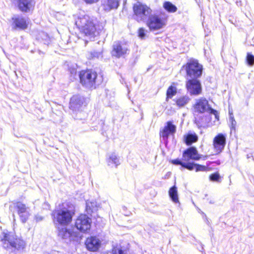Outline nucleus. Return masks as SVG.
Segmentation results:
<instances>
[{
	"mask_svg": "<svg viewBox=\"0 0 254 254\" xmlns=\"http://www.w3.org/2000/svg\"><path fill=\"white\" fill-rule=\"evenodd\" d=\"M75 213V210L72 204L64 202L59 205L58 209L52 211L51 216L54 223L65 227L71 223Z\"/></svg>",
	"mask_w": 254,
	"mask_h": 254,
	"instance_id": "obj_1",
	"label": "nucleus"
},
{
	"mask_svg": "<svg viewBox=\"0 0 254 254\" xmlns=\"http://www.w3.org/2000/svg\"><path fill=\"white\" fill-rule=\"evenodd\" d=\"M75 25L79 31L78 39L87 37L94 38L97 32V24L94 20L87 15L78 17L75 21Z\"/></svg>",
	"mask_w": 254,
	"mask_h": 254,
	"instance_id": "obj_2",
	"label": "nucleus"
},
{
	"mask_svg": "<svg viewBox=\"0 0 254 254\" xmlns=\"http://www.w3.org/2000/svg\"><path fill=\"white\" fill-rule=\"evenodd\" d=\"M0 242L4 249L13 252L23 251L26 247L24 239L11 232H3Z\"/></svg>",
	"mask_w": 254,
	"mask_h": 254,
	"instance_id": "obj_3",
	"label": "nucleus"
},
{
	"mask_svg": "<svg viewBox=\"0 0 254 254\" xmlns=\"http://www.w3.org/2000/svg\"><path fill=\"white\" fill-rule=\"evenodd\" d=\"M79 83L84 87L95 89L99 82L97 72L92 68H87L78 72Z\"/></svg>",
	"mask_w": 254,
	"mask_h": 254,
	"instance_id": "obj_4",
	"label": "nucleus"
},
{
	"mask_svg": "<svg viewBox=\"0 0 254 254\" xmlns=\"http://www.w3.org/2000/svg\"><path fill=\"white\" fill-rule=\"evenodd\" d=\"M132 8V17L137 22L144 21L152 12L149 6L140 1L133 4Z\"/></svg>",
	"mask_w": 254,
	"mask_h": 254,
	"instance_id": "obj_5",
	"label": "nucleus"
},
{
	"mask_svg": "<svg viewBox=\"0 0 254 254\" xmlns=\"http://www.w3.org/2000/svg\"><path fill=\"white\" fill-rule=\"evenodd\" d=\"M182 68L185 70L187 76L190 78L200 77L202 74L203 66L195 59H189L183 65Z\"/></svg>",
	"mask_w": 254,
	"mask_h": 254,
	"instance_id": "obj_6",
	"label": "nucleus"
},
{
	"mask_svg": "<svg viewBox=\"0 0 254 254\" xmlns=\"http://www.w3.org/2000/svg\"><path fill=\"white\" fill-rule=\"evenodd\" d=\"M170 162L175 165H180L185 169L191 171L195 169V172H206L211 170L209 167L211 164L210 161L207 163L206 166L202 165L201 164L194 163L193 162H182L181 160L179 158L171 160Z\"/></svg>",
	"mask_w": 254,
	"mask_h": 254,
	"instance_id": "obj_7",
	"label": "nucleus"
},
{
	"mask_svg": "<svg viewBox=\"0 0 254 254\" xmlns=\"http://www.w3.org/2000/svg\"><path fill=\"white\" fill-rule=\"evenodd\" d=\"M167 17H161L159 15L153 14L149 16L146 24L151 31H156L163 28L166 25Z\"/></svg>",
	"mask_w": 254,
	"mask_h": 254,
	"instance_id": "obj_8",
	"label": "nucleus"
},
{
	"mask_svg": "<svg viewBox=\"0 0 254 254\" xmlns=\"http://www.w3.org/2000/svg\"><path fill=\"white\" fill-rule=\"evenodd\" d=\"M92 219L86 214H80L74 222L75 227L82 233H87L91 229Z\"/></svg>",
	"mask_w": 254,
	"mask_h": 254,
	"instance_id": "obj_9",
	"label": "nucleus"
},
{
	"mask_svg": "<svg viewBox=\"0 0 254 254\" xmlns=\"http://www.w3.org/2000/svg\"><path fill=\"white\" fill-rule=\"evenodd\" d=\"M199 78H190L186 81V88L190 95L197 96L202 93V86Z\"/></svg>",
	"mask_w": 254,
	"mask_h": 254,
	"instance_id": "obj_10",
	"label": "nucleus"
},
{
	"mask_svg": "<svg viewBox=\"0 0 254 254\" xmlns=\"http://www.w3.org/2000/svg\"><path fill=\"white\" fill-rule=\"evenodd\" d=\"M129 51L127 43L119 41L113 45L111 55L113 57L120 58L127 54Z\"/></svg>",
	"mask_w": 254,
	"mask_h": 254,
	"instance_id": "obj_11",
	"label": "nucleus"
},
{
	"mask_svg": "<svg viewBox=\"0 0 254 254\" xmlns=\"http://www.w3.org/2000/svg\"><path fill=\"white\" fill-rule=\"evenodd\" d=\"M58 236L63 240H68L69 241H74L78 238L77 232L66 227L59 228L58 229Z\"/></svg>",
	"mask_w": 254,
	"mask_h": 254,
	"instance_id": "obj_12",
	"label": "nucleus"
},
{
	"mask_svg": "<svg viewBox=\"0 0 254 254\" xmlns=\"http://www.w3.org/2000/svg\"><path fill=\"white\" fill-rule=\"evenodd\" d=\"M182 162H190V160L198 161L201 159V155L194 146H191L185 150L182 154Z\"/></svg>",
	"mask_w": 254,
	"mask_h": 254,
	"instance_id": "obj_13",
	"label": "nucleus"
},
{
	"mask_svg": "<svg viewBox=\"0 0 254 254\" xmlns=\"http://www.w3.org/2000/svg\"><path fill=\"white\" fill-rule=\"evenodd\" d=\"M12 28L14 30H25L28 27L29 22L26 18L20 15L11 18Z\"/></svg>",
	"mask_w": 254,
	"mask_h": 254,
	"instance_id": "obj_14",
	"label": "nucleus"
},
{
	"mask_svg": "<svg viewBox=\"0 0 254 254\" xmlns=\"http://www.w3.org/2000/svg\"><path fill=\"white\" fill-rule=\"evenodd\" d=\"M87 105L86 99L79 95H74L70 99L69 108L73 111H78Z\"/></svg>",
	"mask_w": 254,
	"mask_h": 254,
	"instance_id": "obj_15",
	"label": "nucleus"
},
{
	"mask_svg": "<svg viewBox=\"0 0 254 254\" xmlns=\"http://www.w3.org/2000/svg\"><path fill=\"white\" fill-rule=\"evenodd\" d=\"M84 245L86 249L89 252H97L101 247V241L96 236H91L85 240Z\"/></svg>",
	"mask_w": 254,
	"mask_h": 254,
	"instance_id": "obj_16",
	"label": "nucleus"
},
{
	"mask_svg": "<svg viewBox=\"0 0 254 254\" xmlns=\"http://www.w3.org/2000/svg\"><path fill=\"white\" fill-rule=\"evenodd\" d=\"M16 7L22 13L32 12L35 7V0H16Z\"/></svg>",
	"mask_w": 254,
	"mask_h": 254,
	"instance_id": "obj_17",
	"label": "nucleus"
},
{
	"mask_svg": "<svg viewBox=\"0 0 254 254\" xmlns=\"http://www.w3.org/2000/svg\"><path fill=\"white\" fill-rule=\"evenodd\" d=\"M226 144V135L223 133L217 134L213 139L212 145L216 154H219L222 152Z\"/></svg>",
	"mask_w": 254,
	"mask_h": 254,
	"instance_id": "obj_18",
	"label": "nucleus"
},
{
	"mask_svg": "<svg viewBox=\"0 0 254 254\" xmlns=\"http://www.w3.org/2000/svg\"><path fill=\"white\" fill-rule=\"evenodd\" d=\"M13 209H16L17 213L20 218L21 221L23 223L26 222L28 219V216L23 214L27 212V207L26 205L21 201H15L13 203V205L9 206V210L11 211H13Z\"/></svg>",
	"mask_w": 254,
	"mask_h": 254,
	"instance_id": "obj_19",
	"label": "nucleus"
},
{
	"mask_svg": "<svg viewBox=\"0 0 254 254\" xmlns=\"http://www.w3.org/2000/svg\"><path fill=\"white\" fill-rule=\"evenodd\" d=\"M209 105V102L205 98L201 97L195 100L193 108L195 112L203 114L207 111Z\"/></svg>",
	"mask_w": 254,
	"mask_h": 254,
	"instance_id": "obj_20",
	"label": "nucleus"
},
{
	"mask_svg": "<svg viewBox=\"0 0 254 254\" xmlns=\"http://www.w3.org/2000/svg\"><path fill=\"white\" fill-rule=\"evenodd\" d=\"M176 131V127L171 121L166 123V126L160 130L159 135L164 139H168L170 134L174 135Z\"/></svg>",
	"mask_w": 254,
	"mask_h": 254,
	"instance_id": "obj_21",
	"label": "nucleus"
},
{
	"mask_svg": "<svg viewBox=\"0 0 254 254\" xmlns=\"http://www.w3.org/2000/svg\"><path fill=\"white\" fill-rule=\"evenodd\" d=\"M129 250V244H127L126 245L123 246L116 245L112 248L111 254H127Z\"/></svg>",
	"mask_w": 254,
	"mask_h": 254,
	"instance_id": "obj_22",
	"label": "nucleus"
},
{
	"mask_svg": "<svg viewBox=\"0 0 254 254\" xmlns=\"http://www.w3.org/2000/svg\"><path fill=\"white\" fill-rule=\"evenodd\" d=\"M119 5V0H104L102 6L104 10L110 11L113 9H116Z\"/></svg>",
	"mask_w": 254,
	"mask_h": 254,
	"instance_id": "obj_23",
	"label": "nucleus"
},
{
	"mask_svg": "<svg viewBox=\"0 0 254 254\" xmlns=\"http://www.w3.org/2000/svg\"><path fill=\"white\" fill-rule=\"evenodd\" d=\"M177 85L178 83L177 82H173L168 87L166 90V96L165 100L166 102H168L169 99H172L174 96H175L177 94Z\"/></svg>",
	"mask_w": 254,
	"mask_h": 254,
	"instance_id": "obj_24",
	"label": "nucleus"
},
{
	"mask_svg": "<svg viewBox=\"0 0 254 254\" xmlns=\"http://www.w3.org/2000/svg\"><path fill=\"white\" fill-rule=\"evenodd\" d=\"M184 137V142L187 146H190L198 140V137L195 133H188L185 134Z\"/></svg>",
	"mask_w": 254,
	"mask_h": 254,
	"instance_id": "obj_25",
	"label": "nucleus"
},
{
	"mask_svg": "<svg viewBox=\"0 0 254 254\" xmlns=\"http://www.w3.org/2000/svg\"><path fill=\"white\" fill-rule=\"evenodd\" d=\"M168 194L171 199L175 203H179L177 187L174 185L171 187L168 191Z\"/></svg>",
	"mask_w": 254,
	"mask_h": 254,
	"instance_id": "obj_26",
	"label": "nucleus"
},
{
	"mask_svg": "<svg viewBox=\"0 0 254 254\" xmlns=\"http://www.w3.org/2000/svg\"><path fill=\"white\" fill-rule=\"evenodd\" d=\"M190 101V98L187 95L180 96L174 100L176 105L180 108L185 107Z\"/></svg>",
	"mask_w": 254,
	"mask_h": 254,
	"instance_id": "obj_27",
	"label": "nucleus"
},
{
	"mask_svg": "<svg viewBox=\"0 0 254 254\" xmlns=\"http://www.w3.org/2000/svg\"><path fill=\"white\" fill-rule=\"evenodd\" d=\"M163 8L169 12L174 13L177 10V7L168 1H165L163 3Z\"/></svg>",
	"mask_w": 254,
	"mask_h": 254,
	"instance_id": "obj_28",
	"label": "nucleus"
},
{
	"mask_svg": "<svg viewBox=\"0 0 254 254\" xmlns=\"http://www.w3.org/2000/svg\"><path fill=\"white\" fill-rule=\"evenodd\" d=\"M147 30L143 27H139L137 31V36L141 39H144L147 37Z\"/></svg>",
	"mask_w": 254,
	"mask_h": 254,
	"instance_id": "obj_29",
	"label": "nucleus"
},
{
	"mask_svg": "<svg viewBox=\"0 0 254 254\" xmlns=\"http://www.w3.org/2000/svg\"><path fill=\"white\" fill-rule=\"evenodd\" d=\"M210 181L212 182H220L221 177L218 172L211 174L209 176Z\"/></svg>",
	"mask_w": 254,
	"mask_h": 254,
	"instance_id": "obj_30",
	"label": "nucleus"
},
{
	"mask_svg": "<svg viewBox=\"0 0 254 254\" xmlns=\"http://www.w3.org/2000/svg\"><path fill=\"white\" fill-rule=\"evenodd\" d=\"M246 61L249 65L253 66L254 65V56L251 53H248L247 54Z\"/></svg>",
	"mask_w": 254,
	"mask_h": 254,
	"instance_id": "obj_31",
	"label": "nucleus"
},
{
	"mask_svg": "<svg viewBox=\"0 0 254 254\" xmlns=\"http://www.w3.org/2000/svg\"><path fill=\"white\" fill-rule=\"evenodd\" d=\"M108 160L109 162L111 163L115 164H116V165H118V164H119L118 158L115 155H112L111 156H110Z\"/></svg>",
	"mask_w": 254,
	"mask_h": 254,
	"instance_id": "obj_32",
	"label": "nucleus"
},
{
	"mask_svg": "<svg viewBox=\"0 0 254 254\" xmlns=\"http://www.w3.org/2000/svg\"><path fill=\"white\" fill-rule=\"evenodd\" d=\"M207 111H208L210 114L214 115L216 118H217L218 116L217 111L212 109L211 107L209 106V105L208 106Z\"/></svg>",
	"mask_w": 254,
	"mask_h": 254,
	"instance_id": "obj_33",
	"label": "nucleus"
},
{
	"mask_svg": "<svg viewBox=\"0 0 254 254\" xmlns=\"http://www.w3.org/2000/svg\"><path fill=\"white\" fill-rule=\"evenodd\" d=\"M86 4H93L98 2L100 0H82Z\"/></svg>",
	"mask_w": 254,
	"mask_h": 254,
	"instance_id": "obj_34",
	"label": "nucleus"
},
{
	"mask_svg": "<svg viewBox=\"0 0 254 254\" xmlns=\"http://www.w3.org/2000/svg\"><path fill=\"white\" fill-rule=\"evenodd\" d=\"M211 162V164H215L216 165H220L221 164V161L220 160H217L216 161H212V162Z\"/></svg>",
	"mask_w": 254,
	"mask_h": 254,
	"instance_id": "obj_35",
	"label": "nucleus"
},
{
	"mask_svg": "<svg viewBox=\"0 0 254 254\" xmlns=\"http://www.w3.org/2000/svg\"><path fill=\"white\" fill-rule=\"evenodd\" d=\"M35 220L36 222H39L43 220V217L40 216H35Z\"/></svg>",
	"mask_w": 254,
	"mask_h": 254,
	"instance_id": "obj_36",
	"label": "nucleus"
},
{
	"mask_svg": "<svg viewBox=\"0 0 254 254\" xmlns=\"http://www.w3.org/2000/svg\"><path fill=\"white\" fill-rule=\"evenodd\" d=\"M209 157L208 155H204V156H202L201 155V159H202L203 160H205L206 159H207L208 158V157Z\"/></svg>",
	"mask_w": 254,
	"mask_h": 254,
	"instance_id": "obj_37",
	"label": "nucleus"
}]
</instances>
